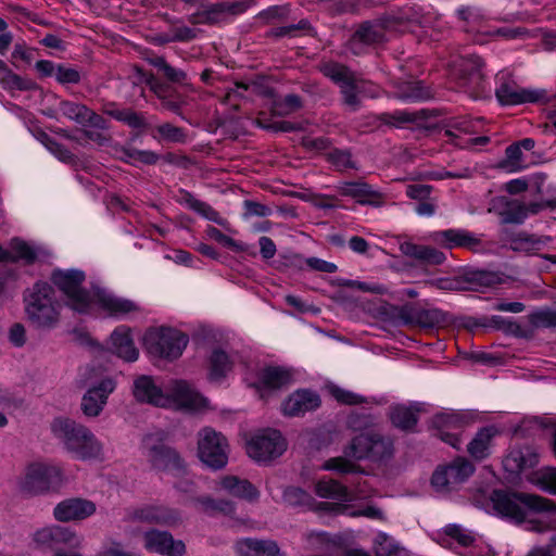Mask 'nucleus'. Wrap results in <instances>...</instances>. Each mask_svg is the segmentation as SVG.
Instances as JSON below:
<instances>
[{
  "label": "nucleus",
  "mask_w": 556,
  "mask_h": 556,
  "mask_svg": "<svg viewBox=\"0 0 556 556\" xmlns=\"http://www.w3.org/2000/svg\"><path fill=\"white\" fill-rule=\"evenodd\" d=\"M63 304L54 287L47 281H37L24 292V311L30 326L39 330H51L61 320Z\"/></svg>",
  "instance_id": "f257e3e1"
},
{
  "label": "nucleus",
  "mask_w": 556,
  "mask_h": 556,
  "mask_svg": "<svg viewBox=\"0 0 556 556\" xmlns=\"http://www.w3.org/2000/svg\"><path fill=\"white\" fill-rule=\"evenodd\" d=\"M51 429L76 458L88 460L101 457L103 446L86 426L68 418H56Z\"/></svg>",
  "instance_id": "f03ea898"
},
{
  "label": "nucleus",
  "mask_w": 556,
  "mask_h": 556,
  "mask_svg": "<svg viewBox=\"0 0 556 556\" xmlns=\"http://www.w3.org/2000/svg\"><path fill=\"white\" fill-rule=\"evenodd\" d=\"M343 453L355 460L387 464L394 457V440L379 431L362 432L352 438L344 446Z\"/></svg>",
  "instance_id": "7ed1b4c3"
},
{
  "label": "nucleus",
  "mask_w": 556,
  "mask_h": 556,
  "mask_svg": "<svg viewBox=\"0 0 556 556\" xmlns=\"http://www.w3.org/2000/svg\"><path fill=\"white\" fill-rule=\"evenodd\" d=\"M493 508L502 516L511 518L521 523L526 519V511L521 505L535 513L554 511L555 504L541 495L494 490L491 495Z\"/></svg>",
  "instance_id": "20e7f679"
},
{
  "label": "nucleus",
  "mask_w": 556,
  "mask_h": 556,
  "mask_svg": "<svg viewBox=\"0 0 556 556\" xmlns=\"http://www.w3.org/2000/svg\"><path fill=\"white\" fill-rule=\"evenodd\" d=\"M63 481V472L60 467L45 463H33L27 466L24 477L18 482V490L26 496H35L59 490Z\"/></svg>",
  "instance_id": "39448f33"
},
{
  "label": "nucleus",
  "mask_w": 556,
  "mask_h": 556,
  "mask_svg": "<svg viewBox=\"0 0 556 556\" xmlns=\"http://www.w3.org/2000/svg\"><path fill=\"white\" fill-rule=\"evenodd\" d=\"M85 273L78 269H54L51 274L52 283L64 293L67 305L78 313H87L92 299L88 290L81 287Z\"/></svg>",
  "instance_id": "423d86ee"
},
{
  "label": "nucleus",
  "mask_w": 556,
  "mask_h": 556,
  "mask_svg": "<svg viewBox=\"0 0 556 556\" xmlns=\"http://www.w3.org/2000/svg\"><path fill=\"white\" fill-rule=\"evenodd\" d=\"M476 467L466 457L457 456L452 462L439 465L431 476V486L435 492L448 494L459 489L473 473Z\"/></svg>",
  "instance_id": "0eeeda50"
},
{
  "label": "nucleus",
  "mask_w": 556,
  "mask_h": 556,
  "mask_svg": "<svg viewBox=\"0 0 556 556\" xmlns=\"http://www.w3.org/2000/svg\"><path fill=\"white\" fill-rule=\"evenodd\" d=\"M163 440V433H161L157 439H155L153 434H149L143 439L151 467L157 471L167 472L177 477L186 475L187 463L177 450L164 444Z\"/></svg>",
  "instance_id": "6e6552de"
},
{
  "label": "nucleus",
  "mask_w": 556,
  "mask_h": 556,
  "mask_svg": "<svg viewBox=\"0 0 556 556\" xmlns=\"http://www.w3.org/2000/svg\"><path fill=\"white\" fill-rule=\"evenodd\" d=\"M318 68L325 77L339 86L343 103L353 112L358 110L361 100L357 96V88L361 79L356 73L346 65L334 61L323 62Z\"/></svg>",
  "instance_id": "1a4fd4ad"
},
{
  "label": "nucleus",
  "mask_w": 556,
  "mask_h": 556,
  "mask_svg": "<svg viewBox=\"0 0 556 556\" xmlns=\"http://www.w3.org/2000/svg\"><path fill=\"white\" fill-rule=\"evenodd\" d=\"M187 344L188 337L170 328L151 331L146 337V346L149 353L170 361L178 358Z\"/></svg>",
  "instance_id": "9d476101"
},
{
  "label": "nucleus",
  "mask_w": 556,
  "mask_h": 556,
  "mask_svg": "<svg viewBox=\"0 0 556 556\" xmlns=\"http://www.w3.org/2000/svg\"><path fill=\"white\" fill-rule=\"evenodd\" d=\"M287 450V442L280 431L266 429L256 433L247 443V453L257 463L268 464L280 457Z\"/></svg>",
  "instance_id": "9b49d317"
},
{
  "label": "nucleus",
  "mask_w": 556,
  "mask_h": 556,
  "mask_svg": "<svg viewBox=\"0 0 556 556\" xmlns=\"http://www.w3.org/2000/svg\"><path fill=\"white\" fill-rule=\"evenodd\" d=\"M198 455L210 468H224L228 462L227 439L212 428L202 429L198 438Z\"/></svg>",
  "instance_id": "f8f14e48"
},
{
  "label": "nucleus",
  "mask_w": 556,
  "mask_h": 556,
  "mask_svg": "<svg viewBox=\"0 0 556 556\" xmlns=\"http://www.w3.org/2000/svg\"><path fill=\"white\" fill-rule=\"evenodd\" d=\"M498 102L503 105H518L523 103L545 104L549 101L545 89L522 88L513 80L503 81L495 90Z\"/></svg>",
  "instance_id": "ddd939ff"
},
{
  "label": "nucleus",
  "mask_w": 556,
  "mask_h": 556,
  "mask_svg": "<svg viewBox=\"0 0 556 556\" xmlns=\"http://www.w3.org/2000/svg\"><path fill=\"white\" fill-rule=\"evenodd\" d=\"M431 240L443 249L453 250L455 248L467 249L471 252L482 250V240L475 233L466 229H445L434 231L430 235Z\"/></svg>",
  "instance_id": "4468645a"
},
{
  "label": "nucleus",
  "mask_w": 556,
  "mask_h": 556,
  "mask_svg": "<svg viewBox=\"0 0 556 556\" xmlns=\"http://www.w3.org/2000/svg\"><path fill=\"white\" fill-rule=\"evenodd\" d=\"M127 519L134 522L155 523L167 527L177 526L181 521L177 510L156 505H143L134 508L127 513Z\"/></svg>",
  "instance_id": "2eb2a0df"
},
{
  "label": "nucleus",
  "mask_w": 556,
  "mask_h": 556,
  "mask_svg": "<svg viewBox=\"0 0 556 556\" xmlns=\"http://www.w3.org/2000/svg\"><path fill=\"white\" fill-rule=\"evenodd\" d=\"M465 425V416L454 412L439 413L431 418V427L437 431L435 435L453 447H458L459 438L456 431H460Z\"/></svg>",
  "instance_id": "dca6fc26"
},
{
  "label": "nucleus",
  "mask_w": 556,
  "mask_h": 556,
  "mask_svg": "<svg viewBox=\"0 0 556 556\" xmlns=\"http://www.w3.org/2000/svg\"><path fill=\"white\" fill-rule=\"evenodd\" d=\"M146 549L164 556H184L186 545L181 540H175L167 531L156 529L149 530L143 534Z\"/></svg>",
  "instance_id": "f3484780"
},
{
  "label": "nucleus",
  "mask_w": 556,
  "mask_h": 556,
  "mask_svg": "<svg viewBox=\"0 0 556 556\" xmlns=\"http://www.w3.org/2000/svg\"><path fill=\"white\" fill-rule=\"evenodd\" d=\"M116 383L112 378L102 379L90 388L81 399V410L87 417H97L103 410L109 395L115 390Z\"/></svg>",
  "instance_id": "a211bd4d"
},
{
  "label": "nucleus",
  "mask_w": 556,
  "mask_h": 556,
  "mask_svg": "<svg viewBox=\"0 0 556 556\" xmlns=\"http://www.w3.org/2000/svg\"><path fill=\"white\" fill-rule=\"evenodd\" d=\"M96 504L87 498L71 497L60 502L53 509L58 521L70 522L84 520L96 513Z\"/></svg>",
  "instance_id": "6ab92c4d"
},
{
  "label": "nucleus",
  "mask_w": 556,
  "mask_h": 556,
  "mask_svg": "<svg viewBox=\"0 0 556 556\" xmlns=\"http://www.w3.org/2000/svg\"><path fill=\"white\" fill-rule=\"evenodd\" d=\"M166 396L170 399V406L185 410H198L205 407L207 403L206 399L184 380L174 381Z\"/></svg>",
  "instance_id": "aec40b11"
},
{
  "label": "nucleus",
  "mask_w": 556,
  "mask_h": 556,
  "mask_svg": "<svg viewBox=\"0 0 556 556\" xmlns=\"http://www.w3.org/2000/svg\"><path fill=\"white\" fill-rule=\"evenodd\" d=\"M337 190L342 197L352 198L362 205L380 206L383 203V194L364 180L342 181Z\"/></svg>",
  "instance_id": "412c9836"
},
{
  "label": "nucleus",
  "mask_w": 556,
  "mask_h": 556,
  "mask_svg": "<svg viewBox=\"0 0 556 556\" xmlns=\"http://www.w3.org/2000/svg\"><path fill=\"white\" fill-rule=\"evenodd\" d=\"M132 394L138 402L160 407H169L170 399L155 383L151 376H139L134 381Z\"/></svg>",
  "instance_id": "4be33fe9"
},
{
  "label": "nucleus",
  "mask_w": 556,
  "mask_h": 556,
  "mask_svg": "<svg viewBox=\"0 0 556 556\" xmlns=\"http://www.w3.org/2000/svg\"><path fill=\"white\" fill-rule=\"evenodd\" d=\"M484 65V61L478 55H470L463 61L460 65V84L466 88V91L475 96L483 91L482 70Z\"/></svg>",
  "instance_id": "5701e85b"
},
{
  "label": "nucleus",
  "mask_w": 556,
  "mask_h": 556,
  "mask_svg": "<svg viewBox=\"0 0 556 556\" xmlns=\"http://www.w3.org/2000/svg\"><path fill=\"white\" fill-rule=\"evenodd\" d=\"M97 304L110 316L121 317L140 311V306L131 300L119 298L103 289L94 292Z\"/></svg>",
  "instance_id": "b1692460"
},
{
  "label": "nucleus",
  "mask_w": 556,
  "mask_h": 556,
  "mask_svg": "<svg viewBox=\"0 0 556 556\" xmlns=\"http://www.w3.org/2000/svg\"><path fill=\"white\" fill-rule=\"evenodd\" d=\"M386 40V24L381 20L365 21L361 23L349 40L351 50L357 45H376Z\"/></svg>",
  "instance_id": "393cba45"
},
{
  "label": "nucleus",
  "mask_w": 556,
  "mask_h": 556,
  "mask_svg": "<svg viewBox=\"0 0 556 556\" xmlns=\"http://www.w3.org/2000/svg\"><path fill=\"white\" fill-rule=\"evenodd\" d=\"M320 399L318 394L308 390H298L290 394L282 404V413L286 416H300L318 408Z\"/></svg>",
  "instance_id": "a878e982"
},
{
  "label": "nucleus",
  "mask_w": 556,
  "mask_h": 556,
  "mask_svg": "<svg viewBox=\"0 0 556 556\" xmlns=\"http://www.w3.org/2000/svg\"><path fill=\"white\" fill-rule=\"evenodd\" d=\"M538 463L539 455L530 446L513 448L503 459L504 469L511 475H519L526 469L535 467Z\"/></svg>",
  "instance_id": "bb28decb"
},
{
  "label": "nucleus",
  "mask_w": 556,
  "mask_h": 556,
  "mask_svg": "<svg viewBox=\"0 0 556 556\" xmlns=\"http://www.w3.org/2000/svg\"><path fill=\"white\" fill-rule=\"evenodd\" d=\"M500 434L495 426H486L477 431L467 445L468 454L477 462H481L491 455L492 442Z\"/></svg>",
  "instance_id": "cd10ccee"
},
{
  "label": "nucleus",
  "mask_w": 556,
  "mask_h": 556,
  "mask_svg": "<svg viewBox=\"0 0 556 556\" xmlns=\"http://www.w3.org/2000/svg\"><path fill=\"white\" fill-rule=\"evenodd\" d=\"M400 251L405 256L415 258L426 265H441L446 261L445 254L437 248L409 241L401 243Z\"/></svg>",
  "instance_id": "c85d7f7f"
},
{
  "label": "nucleus",
  "mask_w": 556,
  "mask_h": 556,
  "mask_svg": "<svg viewBox=\"0 0 556 556\" xmlns=\"http://www.w3.org/2000/svg\"><path fill=\"white\" fill-rule=\"evenodd\" d=\"M37 260V252L34 247L20 238L10 241L9 250L0 247V262L16 263L22 261L25 265H31Z\"/></svg>",
  "instance_id": "c756f323"
},
{
  "label": "nucleus",
  "mask_w": 556,
  "mask_h": 556,
  "mask_svg": "<svg viewBox=\"0 0 556 556\" xmlns=\"http://www.w3.org/2000/svg\"><path fill=\"white\" fill-rule=\"evenodd\" d=\"M176 201L180 204L187 205L190 210L198 213L202 217L216 223L219 226H225L226 220L219 215V213L213 208L208 203L197 199L191 192L180 189Z\"/></svg>",
  "instance_id": "7c9ffc66"
},
{
  "label": "nucleus",
  "mask_w": 556,
  "mask_h": 556,
  "mask_svg": "<svg viewBox=\"0 0 556 556\" xmlns=\"http://www.w3.org/2000/svg\"><path fill=\"white\" fill-rule=\"evenodd\" d=\"M113 352L126 362H135L138 358L139 351L134 344L130 336V329L119 327L111 334Z\"/></svg>",
  "instance_id": "2f4dec72"
},
{
  "label": "nucleus",
  "mask_w": 556,
  "mask_h": 556,
  "mask_svg": "<svg viewBox=\"0 0 556 556\" xmlns=\"http://www.w3.org/2000/svg\"><path fill=\"white\" fill-rule=\"evenodd\" d=\"M240 556H283L278 545L269 540L244 539L238 542Z\"/></svg>",
  "instance_id": "473e14b6"
},
{
  "label": "nucleus",
  "mask_w": 556,
  "mask_h": 556,
  "mask_svg": "<svg viewBox=\"0 0 556 556\" xmlns=\"http://www.w3.org/2000/svg\"><path fill=\"white\" fill-rule=\"evenodd\" d=\"M74 533L61 526L42 528L34 533V541L42 547L55 548L61 543H70Z\"/></svg>",
  "instance_id": "72a5a7b5"
},
{
  "label": "nucleus",
  "mask_w": 556,
  "mask_h": 556,
  "mask_svg": "<svg viewBox=\"0 0 556 556\" xmlns=\"http://www.w3.org/2000/svg\"><path fill=\"white\" fill-rule=\"evenodd\" d=\"M220 485L231 495L249 502L257 501L260 497L258 490L247 479L227 476L222 479Z\"/></svg>",
  "instance_id": "f704fd0d"
},
{
  "label": "nucleus",
  "mask_w": 556,
  "mask_h": 556,
  "mask_svg": "<svg viewBox=\"0 0 556 556\" xmlns=\"http://www.w3.org/2000/svg\"><path fill=\"white\" fill-rule=\"evenodd\" d=\"M291 382L292 372L283 367L269 366L264 368L260 374V383L264 389L279 390L290 386Z\"/></svg>",
  "instance_id": "c9c22d12"
},
{
  "label": "nucleus",
  "mask_w": 556,
  "mask_h": 556,
  "mask_svg": "<svg viewBox=\"0 0 556 556\" xmlns=\"http://www.w3.org/2000/svg\"><path fill=\"white\" fill-rule=\"evenodd\" d=\"M103 113L134 129H141L147 127L143 113L136 112L131 109L121 110L114 102L105 103L103 105Z\"/></svg>",
  "instance_id": "e433bc0d"
},
{
  "label": "nucleus",
  "mask_w": 556,
  "mask_h": 556,
  "mask_svg": "<svg viewBox=\"0 0 556 556\" xmlns=\"http://www.w3.org/2000/svg\"><path fill=\"white\" fill-rule=\"evenodd\" d=\"M505 279L506 276L503 273L491 270H472L465 275V281L470 285L471 290L502 285Z\"/></svg>",
  "instance_id": "4c0bfd02"
},
{
  "label": "nucleus",
  "mask_w": 556,
  "mask_h": 556,
  "mask_svg": "<svg viewBox=\"0 0 556 556\" xmlns=\"http://www.w3.org/2000/svg\"><path fill=\"white\" fill-rule=\"evenodd\" d=\"M232 368V362L228 354L220 350H213L210 356V372L208 378L211 381H219L227 376Z\"/></svg>",
  "instance_id": "58836bf2"
},
{
  "label": "nucleus",
  "mask_w": 556,
  "mask_h": 556,
  "mask_svg": "<svg viewBox=\"0 0 556 556\" xmlns=\"http://www.w3.org/2000/svg\"><path fill=\"white\" fill-rule=\"evenodd\" d=\"M450 323V315L439 308H418L415 326L421 328H439Z\"/></svg>",
  "instance_id": "ea45409f"
},
{
  "label": "nucleus",
  "mask_w": 556,
  "mask_h": 556,
  "mask_svg": "<svg viewBox=\"0 0 556 556\" xmlns=\"http://www.w3.org/2000/svg\"><path fill=\"white\" fill-rule=\"evenodd\" d=\"M148 63L157 68L168 81L187 85L188 75L185 71L172 66L164 56L155 55L148 59Z\"/></svg>",
  "instance_id": "a19ab883"
},
{
  "label": "nucleus",
  "mask_w": 556,
  "mask_h": 556,
  "mask_svg": "<svg viewBox=\"0 0 556 556\" xmlns=\"http://www.w3.org/2000/svg\"><path fill=\"white\" fill-rule=\"evenodd\" d=\"M504 204L500 216L503 224H522L527 218L526 204L519 200L502 198Z\"/></svg>",
  "instance_id": "79ce46f5"
},
{
  "label": "nucleus",
  "mask_w": 556,
  "mask_h": 556,
  "mask_svg": "<svg viewBox=\"0 0 556 556\" xmlns=\"http://www.w3.org/2000/svg\"><path fill=\"white\" fill-rule=\"evenodd\" d=\"M390 419L394 427L403 431H413L418 422L416 413L406 406H395L391 409Z\"/></svg>",
  "instance_id": "37998d69"
},
{
  "label": "nucleus",
  "mask_w": 556,
  "mask_h": 556,
  "mask_svg": "<svg viewBox=\"0 0 556 556\" xmlns=\"http://www.w3.org/2000/svg\"><path fill=\"white\" fill-rule=\"evenodd\" d=\"M356 462L344 454V456L329 458L325 463L324 468L339 473H364V468Z\"/></svg>",
  "instance_id": "c03bdc74"
},
{
  "label": "nucleus",
  "mask_w": 556,
  "mask_h": 556,
  "mask_svg": "<svg viewBox=\"0 0 556 556\" xmlns=\"http://www.w3.org/2000/svg\"><path fill=\"white\" fill-rule=\"evenodd\" d=\"M456 131L468 132V127L466 123H455L452 125L450 129H446L444 132V135L448 137L451 141L459 148H467L470 146H484L490 141V138L486 136L475 137L464 142L458 141L459 136L456 134Z\"/></svg>",
  "instance_id": "a18cd8bd"
},
{
  "label": "nucleus",
  "mask_w": 556,
  "mask_h": 556,
  "mask_svg": "<svg viewBox=\"0 0 556 556\" xmlns=\"http://www.w3.org/2000/svg\"><path fill=\"white\" fill-rule=\"evenodd\" d=\"M531 482L540 490L556 495V468L546 467L536 471Z\"/></svg>",
  "instance_id": "49530a36"
},
{
  "label": "nucleus",
  "mask_w": 556,
  "mask_h": 556,
  "mask_svg": "<svg viewBox=\"0 0 556 556\" xmlns=\"http://www.w3.org/2000/svg\"><path fill=\"white\" fill-rule=\"evenodd\" d=\"M0 83L3 88L9 90L28 91L37 88V84L34 80L22 77L11 70L0 77Z\"/></svg>",
  "instance_id": "de8ad7c7"
},
{
  "label": "nucleus",
  "mask_w": 556,
  "mask_h": 556,
  "mask_svg": "<svg viewBox=\"0 0 556 556\" xmlns=\"http://www.w3.org/2000/svg\"><path fill=\"white\" fill-rule=\"evenodd\" d=\"M187 20L192 25H214L223 21V15L220 13L218 3H215L202 11L190 14Z\"/></svg>",
  "instance_id": "09e8293b"
},
{
  "label": "nucleus",
  "mask_w": 556,
  "mask_h": 556,
  "mask_svg": "<svg viewBox=\"0 0 556 556\" xmlns=\"http://www.w3.org/2000/svg\"><path fill=\"white\" fill-rule=\"evenodd\" d=\"M37 138L60 161L65 163H71L74 161V154L66 147L55 141L48 134L41 131L38 134Z\"/></svg>",
  "instance_id": "8fccbe9b"
},
{
  "label": "nucleus",
  "mask_w": 556,
  "mask_h": 556,
  "mask_svg": "<svg viewBox=\"0 0 556 556\" xmlns=\"http://www.w3.org/2000/svg\"><path fill=\"white\" fill-rule=\"evenodd\" d=\"M316 493L320 497H331L338 500L348 498V489L336 480L319 481L316 484Z\"/></svg>",
  "instance_id": "3c124183"
},
{
  "label": "nucleus",
  "mask_w": 556,
  "mask_h": 556,
  "mask_svg": "<svg viewBox=\"0 0 556 556\" xmlns=\"http://www.w3.org/2000/svg\"><path fill=\"white\" fill-rule=\"evenodd\" d=\"M420 113H410L406 111H395L393 113H382L378 119L390 126L401 127L408 123H415L419 118Z\"/></svg>",
  "instance_id": "603ef678"
},
{
  "label": "nucleus",
  "mask_w": 556,
  "mask_h": 556,
  "mask_svg": "<svg viewBox=\"0 0 556 556\" xmlns=\"http://www.w3.org/2000/svg\"><path fill=\"white\" fill-rule=\"evenodd\" d=\"M327 160L338 170H346L356 168L355 163L352 160V154L349 150L333 149L327 154Z\"/></svg>",
  "instance_id": "864d4df0"
},
{
  "label": "nucleus",
  "mask_w": 556,
  "mask_h": 556,
  "mask_svg": "<svg viewBox=\"0 0 556 556\" xmlns=\"http://www.w3.org/2000/svg\"><path fill=\"white\" fill-rule=\"evenodd\" d=\"M146 84L149 87V89L156 96L159 100H166V97H169L177 92L175 88H173L170 85L160 80L154 76V74L149 73L146 74Z\"/></svg>",
  "instance_id": "5fc2aeb1"
},
{
  "label": "nucleus",
  "mask_w": 556,
  "mask_h": 556,
  "mask_svg": "<svg viewBox=\"0 0 556 556\" xmlns=\"http://www.w3.org/2000/svg\"><path fill=\"white\" fill-rule=\"evenodd\" d=\"M86 109L87 105L85 104L67 100H63L59 104V111L61 112V114L67 117L68 119L76 122L79 125L83 123Z\"/></svg>",
  "instance_id": "6e6d98bb"
},
{
  "label": "nucleus",
  "mask_w": 556,
  "mask_h": 556,
  "mask_svg": "<svg viewBox=\"0 0 556 556\" xmlns=\"http://www.w3.org/2000/svg\"><path fill=\"white\" fill-rule=\"evenodd\" d=\"M431 97L430 89L425 87L421 81L410 83L401 91V98L407 100H426Z\"/></svg>",
  "instance_id": "4d7b16f0"
},
{
  "label": "nucleus",
  "mask_w": 556,
  "mask_h": 556,
  "mask_svg": "<svg viewBox=\"0 0 556 556\" xmlns=\"http://www.w3.org/2000/svg\"><path fill=\"white\" fill-rule=\"evenodd\" d=\"M207 236L222 243L223 245L236 251V252H244L245 245L241 242L233 240L231 237L223 233L218 228L210 226L206 230Z\"/></svg>",
  "instance_id": "13d9d810"
},
{
  "label": "nucleus",
  "mask_w": 556,
  "mask_h": 556,
  "mask_svg": "<svg viewBox=\"0 0 556 556\" xmlns=\"http://www.w3.org/2000/svg\"><path fill=\"white\" fill-rule=\"evenodd\" d=\"M289 8L286 5H273L266 10L261 11L256 18L262 21L264 24H271L275 21H281L288 17Z\"/></svg>",
  "instance_id": "bf43d9fd"
},
{
  "label": "nucleus",
  "mask_w": 556,
  "mask_h": 556,
  "mask_svg": "<svg viewBox=\"0 0 556 556\" xmlns=\"http://www.w3.org/2000/svg\"><path fill=\"white\" fill-rule=\"evenodd\" d=\"M312 29L313 28L307 20H301L298 24L274 28L267 33V36L274 38H280L286 36L293 37L294 33L298 30L309 31Z\"/></svg>",
  "instance_id": "052dcab7"
},
{
  "label": "nucleus",
  "mask_w": 556,
  "mask_h": 556,
  "mask_svg": "<svg viewBox=\"0 0 556 556\" xmlns=\"http://www.w3.org/2000/svg\"><path fill=\"white\" fill-rule=\"evenodd\" d=\"M257 0H239L235 2H219L218 7L223 18L226 14L239 15L244 13L248 9L256 4Z\"/></svg>",
  "instance_id": "680f3d73"
},
{
  "label": "nucleus",
  "mask_w": 556,
  "mask_h": 556,
  "mask_svg": "<svg viewBox=\"0 0 556 556\" xmlns=\"http://www.w3.org/2000/svg\"><path fill=\"white\" fill-rule=\"evenodd\" d=\"M444 533L456 540L459 545L465 547L471 546L475 543V536L458 525L446 526Z\"/></svg>",
  "instance_id": "e2e57ef3"
},
{
  "label": "nucleus",
  "mask_w": 556,
  "mask_h": 556,
  "mask_svg": "<svg viewBox=\"0 0 556 556\" xmlns=\"http://www.w3.org/2000/svg\"><path fill=\"white\" fill-rule=\"evenodd\" d=\"M529 321L533 327H556V311H538L529 315Z\"/></svg>",
  "instance_id": "0e129e2a"
},
{
  "label": "nucleus",
  "mask_w": 556,
  "mask_h": 556,
  "mask_svg": "<svg viewBox=\"0 0 556 556\" xmlns=\"http://www.w3.org/2000/svg\"><path fill=\"white\" fill-rule=\"evenodd\" d=\"M160 136L170 142H185L186 134L185 130L170 123H164L156 128Z\"/></svg>",
  "instance_id": "69168bd1"
},
{
  "label": "nucleus",
  "mask_w": 556,
  "mask_h": 556,
  "mask_svg": "<svg viewBox=\"0 0 556 556\" xmlns=\"http://www.w3.org/2000/svg\"><path fill=\"white\" fill-rule=\"evenodd\" d=\"M346 425L353 431L366 432L372 426V417L366 413H352L348 416Z\"/></svg>",
  "instance_id": "338daca9"
},
{
  "label": "nucleus",
  "mask_w": 556,
  "mask_h": 556,
  "mask_svg": "<svg viewBox=\"0 0 556 556\" xmlns=\"http://www.w3.org/2000/svg\"><path fill=\"white\" fill-rule=\"evenodd\" d=\"M457 16L471 28L479 26L483 21V14L481 11L473 7H463L458 9Z\"/></svg>",
  "instance_id": "774afa93"
}]
</instances>
